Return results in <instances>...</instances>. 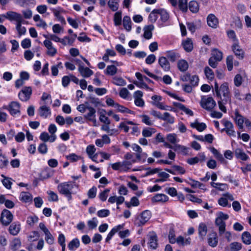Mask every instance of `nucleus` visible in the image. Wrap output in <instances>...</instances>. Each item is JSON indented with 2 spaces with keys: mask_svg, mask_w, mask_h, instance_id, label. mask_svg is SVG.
Listing matches in <instances>:
<instances>
[{
  "mask_svg": "<svg viewBox=\"0 0 251 251\" xmlns=\"http://www.w3.org/2000/svg\"><path fill=\"white\" fill-rule=\"evenodd\" d=\"M158 11V9H155L150 14L149 20L151 23H154L156 21L158 18V15H159Z\"/></svg>",
  "mask_w": 251,
  "mask_h": 251,
  "instance_id": "nucleus-41",
  "label": "nucleus"
},
{
  "mask_svg": "<svg viewBox=\"0 0 251 251\" xmlns=\"http://www.w3.org/2000/svg\"><path fill=\"white\" fill-rule=\"evenodd\" d=\"M131 147L133 150L137 152L136 157L138 160H141V153L142 151V148L137 144H133L132 145Z\"/></svg>",
  "mask_w": 251,
  "mask_h": 251,
  "instance_id": "nucleus-38",
  "label": "nucleus"
},
{
  "mask_svg": "<svg viewBox=\"0 0 251 251\" xmlns=\"http://www.w3.org/2000/svg\"><path fill=\"white\" fill-rule=\"evenodd\" d=\"M216 103L212 97H203L201 101V106L207 111H211L216 106Z\"/></svg>",
  "mask_w": 251,
  "mask_h": 251,
  "instance_id": "nucleus-3",
  "label": "nucleus"
},
{
  "mask_svg": "<svg viewBox=\"0 0 251 251\" xmlns=\"http://www.w3.org/2000/svg\"><path fill=\"white\" fill-rule=\"evenodd\" d=\"M52 11L58 20L62 23L65 24V19L60 15V13L64 12V10L61 7H58L56 9H52Z\"/></svg>",
  "mask_w": 251,
  "mask_h": 251,
  "instance_id": "nucleus-25",
  "label": "nucleus"
},
{
  "mask_svg": "<svg viewBox=\"0 0 251 251\" xmlns=\"http://www.w3.org/2000/svg\"><path fill=\"white\" fill-rule=\"evenodd\" d=\"M20 104L16 101H12L8 106V110L10 114L15 116L17 114H20Z\"/></svg>",
  "mask_w": 251,
  "mask_h": 251,
  "instance_id": "nucleus-9",
  "label": "nucleus"
},
{
  "mask_svg": "<svg viewBox=\"0 0 251 251\" xmlns=\"http://www.w3.org/2000/svg\"><path fill=\"white\" fill-rule=\"evenodd\" d=\"M109 191V189H106L100 194L99 198L101 201H106L108 196V193Z\"/></svg>",
  "mask_w": 251,
  "mask_h": 251,
  "instance_id": "nucleus-64",
  "label": "nucleus"
},
{
  "mask_svg": "<svg viewBox=\"0 0 251 251\" xmlns=\"http://www.w3.org/2000/svg\"><path fill=\"white\" fill-rule=\"evenodd\" d=\"M188 7L189 10L193 13H196L199 11V5L195 0H191L189 2Z\"/></svg>",
  "mask_w": 251,
  "mask_h": 251,
  "instance_id": "nucleus-34",
  "label": "nucleus"
},
{
  "mask_svg": "<svg viewBox=\"0 0 251 251\" xmlns=\"http://www.w3.org/2000/svg\"><path fill=\"white\" fill-rule=\"evenodd\" d=\"M190 126L192 128H196L200 132L203 131L206 128V125L204 123H199L198 122L197 120L195 122L191 123Z\"/></svg>",
  "mask_w": 251,
  "mask_h": 251,
  "instance_id": "nucleus-28",
  "label": "nucleus"
},
{
  "mask_svg": "<svg viewBox=\"0 0 251 251\" xmlns=\"http://www.w3.org/2000/svg\"><path fill=\"white\" fill-rule=\"evenodd\" d=\"M242 241L246 245H249L251 244V234L248 231H244L242 234Z\"/></svg>",
  "mask_w": 251,
  "mask_h": 251,
  "instance_id": "nucleus-31",
  "label": "nucleus"
},
{
  "mask_svg": "<svg viewBox=\"0 0 251 251\" xmlns=\"http://www.w3.org/2000/svg\"><path fill=\"white\" fill-rule=\"evenodd\" d=\"M38 151L41 154H46L48 151L47 145L45 143L40 144L38 148Z\"/></svg>",
  "mask_w": 251,
  "mask_h": 251,
  "instance_id": "nucleus-62",
  "label": "nucleus"
},
{
  "mask_svg": "<svg viewBox=\"0 0 251 251\" xmlns=\"http://www.w3.org/2000/svg\"><path fill=\"white\" fill-rule=\"evenodd\" d=\"M155 131V129L153 128H145L142 131V135L145 137H149Z\"/></svg>",
  "mask_w": 251,
  "mask_h": 251,
  "instance_id": "nucleus-44",
  "label": "nucleus"
},
{
  "mask_svg": "<svg viewBox=\"0 0 251 251\" xmlns=\"http://www.w3.org/2000/svg\"><path fill=\"white\" fill-rule=\"evenodd\" d=\"M80 245L79 241L77 238L72 240L68 244V248L70 250H73L74 248H77Z\"/></svg>",
  "mask_w": 251,
  "mask_h": 251,
  "instance_id": "nucleus-45",
  "label": "nucleus"
},
{
  "mask_svg": "<svg viewBox=\"0 0 251 251\" xmlns=\"http://www.w3.org/2000/svg\"><path fill=\"white\" fill-rule=\"evenodd\" d=\"M158 14L160 16L161 21L163 23L166 22L169 18V15L168 12L162 8L158 9Z\"/></svg>",
  "mask_w": 251,
  "mask_h": 251,
  "instance_id": "nucleus-29",
  "label": "nucleus"
},
{
  "mask_svg": "<svg viewBox=\"0 0 251 251\" xmlns=\"http://www.w3.org/2000/svg\"><path fill=\"white\" fill-rule=\"evenodd\" d=\"M43 36L47 39L46 40L53 41L55 42H59L60 38L54 34H43Z\"/></svg>",
  "mask_w": 251,
  "mask_h": 251,
  "instance_id": "nucleus-49",
  "label": "nucleus"
},
{
  "mask_svg": "<svg viewBox=\"0 0 251 251\" xmlns=\"http://www.w3.org/2000/svg\"><path fill=\"white\" fill-rule=\"evenodd\" d=\"M212 57L218 61H220L223 58V53L218 50H215L212 52Z\"/></svg>",
  "mask_w": 251,
  "mask_h": 251,
  "instance_id": "nucleus-53",
  "label": "nucleus"
},
{
  "mask_svg": "<svg viewBox=\"0 0 251 251\" xmlns=\"http://www.w3.org/2000/svg\"><path fill=\"white\" fill-rule=\"evenodd\" d=\"M177 67L181 72H185L188 68V64L186 61L182 59L177 62Z\"/></svg>",
  "mask_w": 251,
  "mask_h": 251,
  "instance_id": "nucleus-37",
  "label": "nucleus"
},
{
  "mask_svg": "<svg viewBox=\"0 0 251 251\" xmlns=\"http://www.w3.org/2000/svg\"><path fill=\"white\" fill-rule=\"evenodd\" d=\"M220 90L223 94V98L222 99L221 96V98H219L220 99L219 100L224 104H227L228 103H230L231 96L228 87V84L225 82L222 84L220 86Z\"/></svg>",
  "mask_w": 251,
  "mask_h": 251,
  "instance_id": "nucleus-2",
  "label": "nucleus"
},
{
  "mask_svg": "<svg viewBox=\"0 0 251 251\" xmlns=\"http://www.w3.org/2000/svg\"><path fill=\"white\" fill-rule=\"evenodd\" d=\"M188 148L178 144H175V151L181 152L184 154H187Z\"/></svg>",
  "mask_w": 251,
  "mask_h": 251,
  "instance_id": "nucleus-58",
  "label": "nucleus"
},
{
  "mask_svg": "<svg viewBox=\"0 0 251 251\" xmlns=\"http://www.w3.org/2000/svg\"><path fill=\"white\" fill-rule=\"evenodd\" d=\"M182 45L186 52H191L193 49V42L190 38H187L186 40L183 41Z\"/></svg>",
  "mask_w": 251,
  "mask_h": 251,
  "instance_id": "nucleus-23",
  "label": "nucleus"
},
{
  "mask_svg": "<svg viewBox=\"0 0 251 251\" xmlns=\"http://www.w3.org/2000/svg\"><path fill=\"white\" fill-rule=\"evenodd\" d=\"M108 5L113 11H117L119 7L118 3L115 0H109Z\"/></svg>",
  "mask_w": 251,
  "mask_h": 251,
  "instance_id": "nucleus-52",
  "label": "nucleus"
},
{
  "mask_svg": "<svg viewBox=\"0 0 251 251\" xmlns=\"http://www.w3.org/2000/svg\"><path fill=\"white\" fill-rule=\"evenodd\" d=\"M158 64L164 71L168 72L170 70V64L166 57H160L158 58Z\"/></svg>",
  "mask_w": 251,
  "mask_h": 251,
  "instance_id": "nucleus-12",
  "label": "nucleus"
},
{
  "mask_svg": "<svg viewBox=\"0 0 251 251\" xmlns=\"http://www.w3.org/2000/svg\"><path fill=\"white\" fill-rule=\"evenodd\" d=\"M151 217V212L149 210H145L141 213L140 216L136 219L135 224L138 226H142L149 220Z\"/></svg>",
  "mask_w": 251,
  "mask_h": 251,
  "instance_id": "nucleus-6",
  "label": "nucleus"
},
{
  "mask_svg": "<svg viewBox=\"0 0 251 251\" xmlns=\"http://www.w3.org/2000/svg\"><path fill=\"white\" fill-rule=\"evenodd\" d=\"M125 163L127 165L130 164V163L128 162H123V163L118 162L112 164L111 165V167L114 170H120L121 167H122L123 166L125 165Z\"/></svg>",
  "mask_w": 251,
  "mask_h": 251,
  "instance_id": "nucleus-61",
  "label": "nucleus"
},
{
  "mask_svg": "<svg viewBox=\"0 0 251 251\" xmlns=\"http://www.w3.org/2000/svg\"><path fill=\"white\" fill-rule=\"evenodd\" d=\"M178 6L183 12H186L188 10L187 0H178Z\"/></svg>",
  "mask_w": 251,
  "mask_h": 251,
  "instance_id": "nucleus-39",
  "label": "nucleus"
},
{
  "mask_svg": "<svg viewBox=\"0 0 251 251\" xmlns=\"http://www.w3.org/2000/svg\"><path fill=\"white\" fill-rule=\"evenodd\" d=\"M114 24L116 26H119L122 23V12L121 11L117 12L115 13L114 16Z\"/></svg>",
  "mask_w": 251,
  "mask_h": 251,
  "instance_id": "nucleus-43",
  "label": "nucleus"
},
{
  "mask_svg": "<svg viewBox=\"0 0 251 251\" xmlns=\"http://www.w3.org/2000/svg\"><path fill=\"white\" fill-rule=\"evenodd\" d=\"M233 56L229 55L226 59L227 68L228 71H230L233 69Z\"/></svg>",
  "mask_w": 251,
  "mask_h": 251,
  "instance_id": "nucleus-59",
  "label": "nucleus"
},
{
  "mask_svg": "<svg viewBox=\"0 0 251 251\" xmlns=\"http://www.w3.org/2000/svg\"><path fill=\"white\" fill-rule=\"evenodd\" d=\"M204 73L206 77L212 80L214 78V75L213 71L208 66L206 67L204 69Z\"/></svg>",
  "mask_w": 251,
  "mask_h": 251,
  "instance_id": "nucleus-54",
  "label": "nucleus"
},
{
  "mask_svg": "<svg viewBox=\"0 0 251 251\" xmlns=\"http://www.w3.org/2000/svg\"><path fill=\"white\" fill-rule=\"evenodd\" d=\"M13 219V215L12 213L6 209H3L1 213L0 221L1 224L5 226L9 225Z\"/></svg>",
  "mask_w": 251,
  "mask_h": 251,
  "instance_id": "nucleus-4",
  "label": "nucleus"
},
{
  "mask_svg": "<svg viewBox=\"0 0 251 251\" xmlns=\"http://www.w3.org/2000/svg\"><path fill=\"white\" fill-rule=\"evenodd\" d=\"M149 237V244L150 247L153 249H155L157 247V237L154 233H150L148 235Z\"/></svg>",
  "mask_w": 251,
  "mask_h": 251,
  "instance_id": "nucleus-15",
  "label": "nucleus"
},
{
  "mask_svg": "<svg viewBox=\"0 0 251 251\" xmlns=\"http://www.w3.org/2000/svg\"><path fill=\"white\" fill-rule=\"evenodd\" d=\"M113 83L118 86H124L126 84V81L122 77H114Z\"/></svg>",
  "mask_w": 251,
  "mask_h": 251,
  "instance_id": "nucleus-55",
  "label": "nucleus"
},
{
  "mask_svg": "<svg viewBox=\"0 0 251 251\" xmlns=\"http://www.w3.org/2000/svg\"><path fill=\"white\" fill-rule=\"evenodd\" d=\"M78 71L84 77H88L93 74V72L91 69L88 67H84L83 65H80Z\"/></svg>",
  "mask_w": 251,
  "mask_h": 251,
  "instance_id": "nucleus-18",
  "label": "nucleus"
},
{
  "mask_svg": "<svg viewBox=\"0 0 251 251\" xmlns=\"http://www.w3.org/2000/svg\"><path fill=\"white\" fill-rule=\"evenodd\" d=\"M207 243L211 247L214 248L217 246L218 243V239L216 232H212L208 234Z\"/></svg>",
  "mask_w": 251,
  "mask_h": 251,
  "instance_id": "nucleus-11",
  "label": "nucleus"
},
{
  "mask_svg": "<svg viewBox=\"0 0 251 251\" xmlns=\"http://www.w3.org/2000/svg\"><path fill=\"white\" fill-rule=\"evenodd\" d=\"M117 68L115 65H109L107 67L106 74L110 75H114L117 73Z\"/></svg>",
  "mask_w": 251,
  "mask_h": 251,
  "instance_id": "nucleus-47",
  "label": "nucleus"
},
{
  "mask_svg": "<svg viewBox=\"0 0 251 251\" xmlns=\"http://www.w3.org/2000/svg\"><path fill=\"white\" fill-rule=\"evenodd\" d=\"M142 118V122L147 126H152L153 124V122L150 118L147 115H142L140 116Z\"/></svg>",
  "mask_w": 251,
  "mask_h": 251,
  "instance_id": "nucleus-56",
  "label": "nucleus"
},
{
  "mask_svg": "<svg viewBox=\"0 0 251 251\" xmlns=\"http://www.w3.org/2000/svg\"><path fill=\"white\" fill-rule=\"evenodd\" d=\"M166 53L167 58L172 62H175L180 56L179 53L175 50H168Z\"/></svg>",
  "mask_w": 251,
  "mask_h": 251,
  "instance_id": "nucleus-20",
  "label": "nucleus"
},
{
  "mask_svg": "<svg viewBox=\"0 0 251 251\" xmlns=\"http://www.w3.org/2000/svg\"><path fill=\"white\" fill-rule=\"evenodd\" d=\"M207 23L209 26L212 28H216L219 22L218 19L214 14H210L207 16Z\"/></svg>",
  "mask_w": 251,
  "mask_h": 251,
  "instance_id": "nucleus-16",
  "label": "nucleus"
},
{
  "mask_svg": "<svg viewBox=\"0 0 251 251\" xmlns=\"http://www.w3.org/2000/svg\"><path fill=\"white\" fill-rule=\"evenodd\" d=\"M168 200V197L163 194H156L151 199L152 202H164Z\"/></svg>",
  "mask_w": 251,
  "mask_h": 251,
  "instance_id": "nucleus-22",
  "label": "nucleus"
},
{
  "mask_svg": "<svg viewBox=\"0 0 251 251\" xmlns=\"http://www.w3.org/2000/svg\"><path fill=\"white\" fill-rule=\"evenodd\" d=\"M198 230L199 236L203 239L207 232V226L204 223H201L199 225Z\"/></svg>",
  "mask_w": 251,
  "mask_h": 251,
  "instance_id": "nucleus-27",
  "label": "nucleus"
},
{
  "mask_svg": "<svg viewBox=\"0 0 251 251\" xmlns=\"http://www.w3.org/2000/svg\"><path fill=\"white\" fill-rule=\"evenodd\" d=\"M86 108L89 112L87 114L84 115V117L85 119L88 121L92 120V118L96 117V110L94 108L90 106H87Z\"/></svg>",
  "mask_w": 251,
  "mask_h": 251,
  "instance_id": "nucleus-30",
  "label": "nucleus"
},
{
  "mask_svg": "<svg viewBox=\"0 0 251 251\" xmlns=\"http://www.w3.org/2000/svg\"><path fill=\"white\" fill-rule=\"evenodd\" d=\"M38 111L40 116L45 118L51 114V111L50 107L46 105L40 106L38 109Z\"/></svg>",
  "mask_w": 251,
  "mask_h": 251,
  "instance_id": "nucleus-21",
  "label": "nucleus"
},
{
  "mask_svg": "<svg viewBox=\"0 0 251 251\" xmlns=\"http://www.w3.org/2000/svg\"><path fill=\"white\" fill-rule=\"evenodd\" d=\"M235 155L238 159L243 161H246L248 159L249 156L241 149H236L234 151Z\"/></svg>",
  "mask_w": 251,
  "mask_h": 251,
  "instance_id": "nucleus-24",
  "label": "nucleus"
},
{
  "mask_svg": "<svg viewBox=\"0 0 251 251\" xmlns=\"http://www.w3.org/2000/svg\"><path fill=\"white\" fill-rule=\"evenodd\" d=\"M154 27L153 25H146L144 27V37L146 39H150L152 37V31L153 30Z\"/></svg>",
  "mask_w": 251,
  "mask_h": 251,
  "instance_id": "nucleus-17",
  "label": "nucleus"
},
{
  "mask_svg": "<svg viewBox=\"0 0 251 251\" xmlns=\"http://www.w3.org/2000/svg\"><path fill=\"white\" fill-rule=\"evenodd\" d=\"M45 235V240L47 243L52 245L54 243V238L49 230L44 233Z\"/></svg>",
  "mask_w": 251,
  "mask_h": 251,
  "instance_id": "nucleus-46",
  "label": "nucleus"
},
{
  "mask_svg": "<svg viewBox=\"0 0 251 251\" xmlns=\"http://www.w3.org/2000/svg\"><path fill=\"white\" fill-rule=\"evenodd\" d=\"M44 45L47 49V54L50 56H54L57 53V50L53 47L52 42L50 40H45Z\"/></svg>",
  "mask_w": 251,
  "mask_h": 251,
  "instance_id": "nucleus-7",
  "label": "nucleus"
},
{
  "mask_svg": "<svg viewBox=\"0 0 251 251\" xmlns=\"http://www.w3.org/2000/svg\"><path fill=\"white\" fill-rule=\"evenodd\" d=\"M115 108H117V110L118 112H121V113H129V114H134V112L129 109L128 108L122 105H120V104L119 103H116V107Z\"/></svg>",
  "mask_w": 251,
  "mask_h": 251,
  "instance_id": "nucleus-36",
  "label": "nucleus"
},
{
  "mask_svg": "<svg viewBox=\"0 0 251 251\" xmlns=\"http://www.w3.org/2000/svg\"><path fill=\"white\" fill-rule=\"evenodd\" d=\"M145 170H147V172L143 176L144 177H146L151 175L156 174L159 172L161 169L159 168H154L151 169V168H146L144 169Z\"/></svg>",
  "mask_w": 251,
  "mask_h": 251,
  "instance_id": "nucleus-57",
  "label": "nucleus"
},
{
  "mask_svg": "<svg viewBox=\"0 0 251 251\" xmlns=\"http://www.w3.org/2000/svg\"><path fill=\"white\" fill-rule=\"evenodd\" d=\"M5 18L7 19L10 21H16L17 23L21 21H23L22 16L21 14L12 11L7 12L6 13V17H5Z\"/></svg>",
  "mask_w": 251,
  "mask_h": 251,
  "instance_id": "nucleus-13",
  "label": "nucleus"
},
{
  "mask_svg": "<svg viewBox=\"0 0 251 251\" xmlns=\"http://www.w3.org/2000/svg\"><path fill=\"white\" fill-rule=\"evenodd\" d=\"M32 93V90L31 87L25 86L19 93V98L23 101H27L30 99Z\"/></svg>",
  "mask_w": 251,
  "mask_h": 251,
  "instance_id": "nucleus-5",
  "label": "nucleus"
},
{
  "mask_svg": "<svg viewBox=\"0 0 251 251\" xmlns=\"http://www.w3.org/2000/svg\"><path fill=\"white\" fill-rule=\"evenodd\" d=\"M123 26L127 31H129L131 29V22L130 18L128 16H125L123 18Z\"/></svg>",
  "mask_w": 251,
  "mask_h": 251,
  "instance_id": "nucleus-35",
  "label": "nucleus"
},
{
  "mask_svg": "<svg viewBox=\"0 0 251 251\" xmlns=\"http://www.w3.org/2000/svg\"><path fill=\"white\" fill-rule=\"evenodd\" d=\"M232 50L235 55L239 59H242L244 58V51L241 48L238 43H234L232 46Z\"/></svg>",
  "mask_w": 251,
  "mask_h": 251,
  "instance_id": "nucleus-10",
  "label": "nucleus"
},
{
  "mask_svg": "<svg viewBox=\"0 0 251 251\" xmlns=\"http://www.w3.org/2000/svg\"><path fill=\"white\" fill-rule=\"evenodd\" d=\"M231 251H239L242 248V245L239 242H234L230 244Z\"/></svg>",
  "mask_w": 251,
  "mask_h": 251,
  "instance_id": "nucleus-50",
  "label": "nucleus"
},
{
  "mask_svg": "<svg viewBox=\"0 0 251 251\" xmlns=\"http://www.w3.org/2000/svg\"><path fill=\"white\" fill-rule=\"evenodd\" d=\"M162 120L167 122L170 124H173L175 122L174 117L168 112L164 113Z\"/></svg>",
  "mask_w": 251,
  "mask_h": 251,
  "instance_id": "nucleus-42",
  "label": "nucleus"
},
{
  "mask_svg": "<svg viewBox=\"0 0 251 251\" xmlns=\"http://www.w3.org/2000/svg\"><path fill=\"white\" fill-rule=\"evenodd\" d=\"M20 199L23 202L27 203L32 201V196L28 192H22L20 195Z\"/></svg>",
  "mask_w": 251,
  "mask_h": 251,
  "instance_id": "nucleus-26",
  "label": "nucleus"
},
{
  "mask_svg": "<svg viewBox=\"0 0 251 251\" xmlns=\"http://www.w3.org/2000/svg\"><path fill=\"white\" fill-rule=\"evenodd\" d=\"M97 188L95 186H93L92 188H91L88 192V197L89 199H94L96 196L97 193Z\"/></svg>",
  "mask_w": 251,
  "mask_h": 251,
  "instance_id": "nucleus-63",
  "label": "nucleus"
},
{
  "mask_svg": "<svg viewBox=\"0 0 251 251\" xmlns=\"http://www.w3.org/2000/svg\"><path fill=\"white\" fill-rule=\"evenodd\" d=\"M105 113L106 111L104 109H102L101 112H100V116L99 118L100 121L105 124H110V121L109 120L108 117L105 116Z\"/></svg>",
  "mask_w": 251,
  "mask_h": 251,
  "instance_id": "nucleus-48",
  "label": "nucleus"
},
{
  "mask_svg": "<svg viewBox=\"0 0 251 251\" xmlns=\"http://www.w3.org/2000/svg\"><path fill=\"white\" fill-rule=\"evenodd\" d=\"M21 229V225L19 222H16L12 223L8 229V231L10 234L12 235H17L20 232Z\"/></svg>",
  "mask_w": 251,
  "mask_h": 251,
  "instance_id": "nucleus-14",
  "label": "nucleus"
},
{
  "mask_svg": "<svg viewBox=\"0 0 251 251\" xmlns=\"http://www.w3.org/2000/svg\"><path fill=\"white\" fill-rule=\"evenodd\" d=\"M9 163L8 160L5 155H0V168H6Z\"/></svg>",
  "mask_w": 251,
  "mask_h": 251,
  "instance_id": "nucleus-51",
  "label": "nucleus"
},
{
  "mask_svg": "<svg viewBox=\"0 0 251 251\" xmlns=\"http://www.w3.org/2000/svg\"><path fill=\"white\" fill-rule=\"evenodd\" d=\"M222 124L225 126V128L222 131H226L227 134L228 135H234V131L233 130V125L232 123L226 119H223L222 121Z\"/></svg>",
  "mask_w": 251,
  "mask_h": 251,
  "instance_id": "nucleus-8",
  "label": "nucleus"
},
{
  "mask_svg": "<svg viewBox=\"0 0 251 251\" xmlns=\"http://www.w3.org/2000/svg\"><path fill=\"white\" fill-rule=\"evenodd\" d=\"M38 221V218L36 216H31L27 217L26 223L29 226H33Z\"/></svg>",
  "mask_w": 251,
  "mask_h": 251,
  "instance_id": "nucleus-60",
  "label": "nucleus"
},
{
  "mask_svg": "<svg viewBox=\"0 0 251 251\" xmlns=\"http://www.w3.org/2000/svg\"><path fill=\"white\" fill-rule=\"evenodd\" d=\"M74 188L73 184L71 182H64L59 184L57 186L59 192L65 195L68 199H72V190Z\"/></svg>",
  "mask_w": 251,
  "mask_h": 251,
  "instance_id": "nucleus-1",
  "label": "nucleus"
},
{
  "mask_svg": "<svg viewBox=\"0 0 251 251\" xmlns=\"http://www.w3.org/2000/svg\"><path fill=\"white\" fill-rule=\"evenodd\" d=\"M24 20L21 21L16 24V30L18 32V34L19 36H21L22 35H24L26 32V28L24 26H22V24L24 23Z\"/></svg>",
  "mask_w": 251,
  "mask_h": 251,
  "instance_id": "nucleus-40",
  "label": "nucleus"
},
{
  "mask_svg": "<svg viewBox=\"0 0 251 251\" xmlns=\"http://www.w3.org/2000/svg\"><path fill=\"white\" fill-rule=\"evenodd\" d=\"M215 225L218 227L220 235H222L226 231V223L220 218H216Z\"/></svg>",
  "mask_w": 251,
  "mask_h": 251,
  "instance_id": "nucleus-19",
  "label": "nucleus"
},
{
  "mask_svg": "<svg viewBox=\"0 0 251 251\" xmlns=\"http://www.w3.org/2000/svg\"><path fill=\"white\" fill-rule=\"evenodd\" d=\"M21 246V242L19 238H15L13 239L10 245V249L13 251H16L19 249Z\"/></svg>",
  "mask_w": 251,
  "mask_h": 251,
  "instance_id": "nucleus-33",
  "label": "nucleus"
},
{
  "mask_svg": "<svg viewBox=\"0 0 251 251\" xmlns=\"http://www.w3.org/2000/svg\"><path fill=\"white\" fill-rule=\"evenodd\" d=\"M244 117L240 115L238 112L235 114V121L236 124L239 126V128L242 129L243 128V123L244 122Z\"/></svg>",
  "mask_w": 251,
  "mask_h": 251,
  "instance_id": "nucleus-32",
  "label": "nucleus"
}]
</instances>
